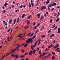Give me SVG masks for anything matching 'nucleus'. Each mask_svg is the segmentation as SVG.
<instances>
[{
	"mask_svg": "<svg viewBox=\"0 0 60 60\" xmlns=\"http://www.w3.org/2000/svg\"><path fill=\"white\" fill-rule=\"evenodd\" d=\"M36 27H37V26H35L34 27V30H35V29L36 28Z\"/></svg>",
	"mask_w": 60,
	"mask_h": 60,
	"instance_id": "nucleus-51",
	"label": "nucleus"
},
{
	"mask_svg": "<svg viewBox=\"0 0 60 60\" xmlns=\"http://www.w3.org/2000/svg\"><path fill=\"white\" fill-rule=\"evenodd\" d=\"M26 16V15H25V14H23L22 16V18H23L24 17Z\"/></svg>",
	"mask_w": 60,
	"mask_h": 60,
	"instance_id": "nucleus-21",
	"label": "nucleus"
},
{
	"mask_svg": "<svg viewBox=\"0 0 60 60\" xmlns=\"http://www.w3.org/2000/svg\"><path fill=\"white\" fill-rule=\"evenodd\" d=\"M22 7H23V5H21L20 7V8H22Z\"/></svg>",
	"mask_w": 60,
	"mask_h": 60,
	"instance_id": "nucleus-61",
	"label": "nucleus"
},
{
	"mask_svg": "<svg viewBox=\"0 0 60 60\" xmlns=\"http://www.w3.org/2000/svg\"><path fill=\"white\" fill-rule=\"evenodd\" d=\"M10 30H11V28H10L8 30V31H7V32L8 33V32H9L10 31Z\"/></svg>",
	"mask_w": 60,
	"mask_h": 60,
	"instance_id": "nucleus-52",
	"label": "nucleus"
},
{
	"mask_svg": "<svg viewBox=\"0 0 60 60\" xmlns=\"http://www.w3.org/2000/svg\"><path fill=\"white\" fill-rule=\"evenodd\" d=\"M36 51V50H35V49H34L33 51V54H34L35 53V52Z\"/></svg>",
	"mask_w": 60,
	"mask_h": 60,
	"instance_id": "nucleus-26",
	"label": "nucleus"
},
{
	"mask_svg": "<svg viewBox=\"0 0 60 60\" xmlns=\"http://www.w3.org/2000/svg\"><path fill=\"white\" fill-rule=\"evenodd\" d=\"M53 46V45L51 44L50 45L48 46L49 48H51L52 47V46Z\"/></svg>",
	"mask_w": 60,
	"mask_h": 60,
	"instance_id": "nucleus-20",
	"label": "nucleus"
},
{
	"mask_svg": "<svg viewBox=\"0 0 60 60\" xmlns=\"http://www.w3.org/2000/svg\"><path fill=\"white\" fill-rule=\"evenodd\" d=\"M36 24V23H35V22H34V23L33 24V26H34Z\"/></svg>",
	"mask_w": 60,
	"mask_h": 60,
	"instance_id": "nucleus-63",
	"label": "nucleus"
},
{
	"mask_svg": "<svg viewBox=\"0 0 60 60\" xmlns=\"http://www.w3.org/2000/svg\"><path fill=\"white\" fill-rule=\"evenodd\" d=\"M16 19H15L14 20V24H15V23H16Z\"/></svg>",
	"mask_w": 60,
	"mask_h": 60,
	"instance_id": "nucleus-36",
	"label": "nucleus"
},
{
	"mask_svg": "<svg viewBox=\"0 0 60 60\" xmlns=\"http://www.w3.org/2000/svg\"><path fill=\"white\" fill-rule=\"evenodd\" d=\"M44 28V26H42V27H41V29H43V28Z\"/></svg>",
	"mask_w": 60,
	"mask_h": 60,
	"instance_id": "nucleus-31",
	"label": "nucleus"
},
{
	"mask_svg": "<svg viewBox=\"0 0 60 60\" xmlns=\"http://www.w3.org/2000/svg\"><path fill=\"white\" fill-rule=\"evenodd\" d=\"M38 30H37V31L36 32L35 34H37V32H38Z\"/></svg>",
	"mask_w": 60,
	"mask_h": 60,
	"instance_id": "nucleus-60",
	"label": "nucleus"
},
{
	"mask_svg": "<svg viewBox=\"0 0 60 60\" xmlns=\"http://www.w3.org/2000/svg\"><path fill=\"white\" fill-rule=\"evenodd\" d=\"M54 10V8H53L52 9L51 11H53Z\"/></svg>",
	"mask_w": 60,
	"mask_h": 60,
	"instance_id": "nucleus-62",
	"label": "nucleus"
},
{
	"mask_svg": "<svg viewBox=\"0 0 60 60\" xmlns=\"http://www.w3.org/2000/svg\"><path fill=\"white\" fill-rule=\"evenodd\" d=\"M19 19L18 18H17V20L16 21V22L17 23H18V22H19Z\"/></svg>",
	"mask_w": 60,
	"mask_h": 60,
	"instance_id": "nucleus-16",
	"label": "nucleus"
},
{
	"mask_svg": "<svg viewBox=\"0 0 60 60\" xmlns=\"http://www.w3.org/2000/svg\"><path fill=\"white\" fill-rule=\"evenodd\" d=\"M48 11H50V8H49V7H48Z\"/></svg>",
	"mask_w": 60,
	"mask_h": 60,
	"instance_id": "nucleus-35",
	"label": "nucleus"
},
{
	"mask_svg": "<svg viewBox=\"0 0 60 60\" xmlns=\"http://www.w3.org/2000/svg\"><path fill=\"white\" fill-rule=\"evenodd\" d=\"M52 55H55V52H52Z\"/></svg>",
	"mask_w": 60,
	"mask_h": 60,
	"instance_id": "nucleus-49",
	"label": "nucleus"
},
{
	"mask_svg": "<svg viewBox=\"0 0 60 60\" xmlns=\"http://www.w3.org/2000/svg\"><path fill=\"white\" fill-rule=\"evenodd\" d=\"M19 11V10L18 9V10H17L16 11H15V12H17L18 11Z\"/></svg>",
	"mask_w": 60,
	"mask_h": 60,
	"instance_id": "nucleus-53",
	"label": "nucleus"
},
{
	"mask_svg": "<svg viewBox=\"0 0 60 60\" xmlns=\"http://www.w3.org/2000/svg\"><path fill=\"white\" fill-rule=\"evenodd\" d=\"M12 20L11 19L10 20L9 22V23L10 24H11L12 23Z\"/></svg>",
	"mask_w": 60,
	"mask_h": 60,
	"instance_id": "nucleus-10",
	"label": "nucleus"
},
{
	"mask_svg": "<svg viewBox=\"0 0 60 60\" xmlns=\"http://www.w3.org/2000/svg\"><path fill=\"white\" fill-rule=\"evenodd\" d=\"M34 33H32L30 36V37H32V36H33V35H34Z\"/></svg>",
	"mask_w": 60,
	"mask_h": 60,
	"instance_id": "nucleus-25",
	"label": "nucleus"
},
{
	"mask_svg": "<svg viewBox=\"0 0 60 60\" xmlns=\"http://www.w3.org/2000/svg\"><path fill=\"white\" fill-rule=\"evenodd\" d=\"M52 5H53V6H55L56 4V3H54L52 4Z\"/></svg>",
	"mask_w": 60,
	"mask_h": 60,
	"instance_id": "nucleus-28",
	"label": "nucleus"
},
{
	"mask_svg": "<svg viewBox=\"0 0 60 60\" xmlns=\"http://www.w3.org/2000/svg\"><path fill=\"white\" fill-rule=\"evenodd\" d=\"M16 49H17V48H15V49H12V51H11V52H11V53H12V52H14V51H15V50H16Z\"/></svg>",
	"mask_w": 60,
	"mask_h": 60,
	"instance_id": "nucleus-13",
	"label": "nucleus"
},
{
	"mask_svg": "<svg viewBox=\"0 0 60 60\" xmlns=\"http://www.w3.org/2000/svg\"><path fill=\"white\" fill-rule=\"evenodd\" d=\"M40 22H39L37 25V26H39V25H40Z\"/></svg>",
	"mask_w": 60,
	"mask_h": 60,
	"instance_id": "nucleus-58",
	"label": "nucleus"
},
{
	"mask_svg": "<svg viewBox=\"0 0 60 60\" xmlns=\"http://www.w3.org/2000/svg\"><path fill=\"white\" fill-rule=\"evenodd\" d=\"M42 56V54H41L40 55V56H39V58L41 57Z\"/></svg>",
	"mask_w": 60,
	"mask_h": 60,
	"instance_id": "nucleus-48",
	"label": "nucleus"
},
{
	"mask_svg": "<svg viewBox=\"0 0 60 60\" xmlns=\"http://www.w3.org/2000/svg\"><path fill=\"white\" fill-rule=\"evenodd\" d=\"M27 46V45L26 44H25L24 46V47H26Z\"/></svg>",
	"mask_w": 60,
	"mask_h": 60,
	"instance_id": "nucleus-39",
	"label": "nucleus"
},
{
	"mask_svg": "<svg viewBox=\"0 0 60 60\" xmlns=\"http://www.w3.org/2000/svg\"><path fill=\"white\" fill-rule=\"evenodd\" d=\"M41 50H40L39 52V54H41Z\"/></svg>",
	"mask_w": 60,
	"mask_h": 60,
	"instance_id": "nucleus-59",
	"label": "nucleus"
},
{
	"mask_svg": "<svg viewBox=\"0 0 60 60\" xmlns=\"http://www.w3.org/2000/svg\"><path fill=\"white\" fill-rule=\"evenodd\" d=\"M59 49V48H57L56 49V51H58V49Z\"/></svg>",
	"mask_w": 60,
	"mask_h": 60,
	"instance_id": "nucleus-47",
	"label": "nucleus"
},
{
	"mask_svg": "<svg viewBox=\"0 0 60 60\" xmlns=\"http://www.w3.org/2000/svg\"><path fill=\"white\" fill-rule=\"evenodd\" d=\"M37 49V51H39V48H38Z\"/></svg>",
	"mask_w": 60,
	"mask_h": 60,
	"instance_id": "nucleus-56",
	"label": "nucleus"
},
{
	"mask_svg": "<svg viewBox=\"0 0 60 60\" xmlns=\"http://www.w3.org/2000/svg\"><path fill=\"white\" fill-rule=\"evenodd\" d=\"M56 58V57L54 56L53 55L52 56V60H53L54 59H55Z\"/></svg>",
	"mask_w": 60,
	"mask_h": 60,
	"instance_id": "nucleus-15",
	"label": "nucleus"
},
{
	"mask_svg": "<svg viewBox=\"0 0 60 60\" xmlns=\"http://www.w3.org/2000/svg\"><path fill=\"white\" fill-rule=\"evenodd\" d=\"M57 33H58V34H59L60 33V27H59L58 29Z\"/></svg>",
	"mask_w": 60,
	"mask_h": 60,
	"instance_id": "nucleus-7",
	"label": "nucleus"
},
{
	"mask_svg": "<svg viewBox=\"0 0 60 60\" xmlns=\"http://www.w3.org/2000/svg\"><path fill=\"white\" fill-rule=\"evenodd\" d=\"M49 50V48H46L45 49V51H48Z\"/></svg>",
	"mask_w": 60,
	"mask_h": 60,
	"instance_id": "nucleus-38",
	"label": "nucleus"
},
{
	"mask_svg": "<svg viewBox=\"0 0 60 60\" xmlns=\"http://www.w3.org/2000/svg\"><path fill=\"white\" fill-rule=\"evenodd\" d=\"M20 57L21 58H23V56L22 55H21V56H20Z\"/></svg>",
	"mask_w": 60,
	"mask_h": 60,
	"instance_id": "nucleus-55",
	"label": "nucleus"
},
{
	"mask_svg": "<svg viewBox=\"0 0 60 60\" xmlns=\"http://www.w3.org/2000/svg\"><path fill=\"white\" fill-rule=\"evenodd\" d=\"M29 8H30V7H31V4H30V3H29Z\"/></svg>",
	"mask_w": 60,
	"mask_h": 60,
	"instance_id": "nucleus-27",
	"label": "nucleus"
},
{
	"mask_svg": "<svg viewBox=\"0 0 60 60\" xmlns=\"http://www.w3.org/2000/svg\"><path fill=\"white\" fill-rule=\"evenodd\" d=\"M31 15H29V17L27 18V19H29V18H30L31 17Z\"/></svg>",
	"mask_w": 60,
	"mask_h": 60,
	"instance_id": "nucleus-34",
	"label": "nucleus"
},
{
	"mask_svg": "<svg viewBox=\"0 0 60 60\" xmlns=\"http://www.w3.org/2000/svg\"><path fill=\"white\" fill-rule=\"evenodd\" d=\"M49 1V0H48L46 2V4H48V3H49V1Z\"/></svg>",
	"mask_w": 60,
	"mask_h": 60,
	"instance_id": "nucleus-17",
	"label": "nucleus"
},
{
	"mask_svg": "<svg viewBox=\"0 0 60 60\" xmlns=\"http://www.w3.org/2000/svg\"><path fill=\"white\" fill-rule=\"evenodd\" d=\"M57 26H56L55 28L53 29V30H56V29H57Z\"/></svg>",
	"mask_w": 60,
	"mask_h": 60,
	"instance_id": "nucleus-23",
	"label": "nucleus"
},
{
	"mask_svg": "<svg viewBox=\"0 0 60 60\" xmlns=\"http://www.w3.org/2000/svg\"><path fill=\"white\" fill-rule=\"evenodd\" d=\"M50 23H52V19H51L50 20Z\"/></svg>",
	"mask_w": 60,
	"mask_h": 60,
	"instance_id": "nucleus-46",
	"label": "nucleus"
},
{
	"mask_svg": "<svg viewBox=\"0 0 60 60\" xmlns=\"http://www.w3.org/2000/svg\"><path fill=\"white\" fill-rule=\"evenodd\" d=\"M37 15L38 16V18H40L41 17V16H40V14H38Z\"/></svg>",
	"mask_w": 60,
	"mask_h": 60,
	"instance_id": "nucleus-8",
	"label": "nucleus"
},
{
	"mask_svg": "<svg viewBox=\"0 0 60 60\" xmlns=\"http://www.w3.org/2000/svg\"><path fill=\"white\" fill-rule=\"evenodd\" d=\"M5 4L4 5V6H6L8 5V4L7 3L5 2Z\"/></svg>",
	"mask_w": 60,
	"mask_h": 60,
	"instance_id": "nucleus-19",
	"label": "nucleus"
},
{
	"mask_svg": "<svg viewBox=\"0 0 60 60\" xmlns=\"http://www.w3.org/2000/svg\"><path fill=\"white\" fill-rule=\"evenodd\" d=\"M36 35H34V36L33 37H32V39H34V38H35V37H36Z\"/></svg>",
	"mask_w": 60,
	"mask_h": 60,
	"instance_id": "nucleus-37",
	"label": "nucleus"
},
{
	"mask_svg": "<svg viewBox=\"0 0 60 60\" xmlns=\"http://www.w3.org/2000/svg\"><path fill=\"white\" fill-rule=\"evenodd\" d=\"M52 6H53V5H52V4H51V5L50 4L48 6V7H49H49L50 8L51 7H52Z\"/></svg>",
	"mask_w": 60,
	"mask_h": 60,
	"instance_id": "nucleus-18",
	"label": "nucleus"
},
{
	"mask_svg": "<svg viewBox=\"0 0 60 60\" xmlns=\"http://www.w3.org/2000/svg\"><path fill=\"white\" fill-rule=\"evenodd\" d=\"M59 15H60V13L59 12H58V15H57V16H59Z\"/></svg>",
	"mask_w": 60,
	"mask_h": 60,
	"instance_id": "nucleus-40",
	"label": "nucleus"
},
{
	"mask_svg": "<svg viewBox=\"0 0 60 60\" xmlns=\"http://www.w3.org/2000/svg\"><path fill=\"white\" fill-rule=\"evenodd\" d=\"M43 16H42V17H41L40 19V20H42V19H43Z\"/></svg>",
	"mask_w": 60,
	"mask_h": 60,
	"instance_id": "nucleus-44",
	"label": "nucleus"
},
{
	"mask_svg": "<svg viewBox=\"0 0 60 60\" xmlns=\"http://www.w3.org/2000/svg\"><path fill=\"white\" fill-rule=\"evenodd\" d=\"M31 5L32 6V7H34V4H33V3H31Z\"/></svg>",
	"mask_w": 60,
	"mask_h": 60,
	"instance_id": "nucleus-29",
	"label": "nucleus"
},
{
	"mask_svg": "<svg viewBox=\"0 0 60 60\" xmlns=\"http://www.w3.org/2000/svg\"><path fill=\"white\" fill-rule=\"evenodd\" d=\"M54 35H55V34H52L50 36V38H52V37H54Z\"/></svg>",
	"mask_w": 60,
	"mask_h": 60,
	"instance_id": "nucleus-12",
	"label": "nucleus"
},
{
	"mask_svg": "<svg viewBox=\"0 0 60 60\" xmlns=\"http://www.w3.org/2000/svg\"><path fill=\"white\" fill-rule=\"evenodd\" d=\"M21 45H20V44H19L16 47V49H17V48H19V47H20Z\"/></svg>",
	"mask_w": 60,
	"mask_h": 60,
	"instance_id": "nucleus-11",
	"label": "nucleus"
},
{
	"mask_svg": "<svg viewBox=\"0 0 60 60\" xmlns=\"http://www.w3.org/2000/svg\"><path fill=\"white\" fill-rule=\"evenodd\" d=\"M33 54V52L32 50L30 51L29 53V54L30 56L32 55Z\"/></svg>",
	"mask_w": 60,
	"mask_h": 60,
	"instance_id": "nucleus-4",
	"label": "nucleus"
},
{
	"mask_svg": "<svg viewBox=\"0 0 60 60\" xmlns=\"http://www.w3.org/2000/svg\"><path fill=\"white\" fill-rule=\"evenodd\" d=\"M11 56H12V57H14V56H15V55L13 54H12L11 55Z\"/></svg>",
	"mask_w": 60,
	"mask_h": 60,
	"instance_id": "nucleus-42",
	"label": "nucleus"
},
{
	"mask_svg": "<svg viewBox=\"0 0 60 60\" xmlns=\"http://www.w3.org/2000/svg\"><path fill=\"white\" fill-rule=\"evenodd\" d=\"M51 56V54L49 53L48 54V56Z\"/></svg>",
	"mask_w": 60,
	"mask_h": 60,
	"instance_id": "nucleus-50",
	"label": "nucleus"
},
{
	"mask_svg": "<svg viewBox=\"0 0 60 60\" xmlns=\"http://www.w3.org/2000/svg\"><path fill=\"white\" fill-rule=\"evenodd\" d=\"M46 8V7H45V6H44L42 8H41V11H42V10H43V9L45 10Z\"/></svg>",
	"mask_w": 60,
	"mask_h": 60,
	"instance_id": "nucleus-3",
	"label": "nucleus"
},
{
	"mask_svg": "<svg viewBox=\"0 0 60 60\" xmlns=\"http://www.w3.org/2000/svg\"><path fill=\"white\" fill-rule=\"evenodd\" d=\"M15 57L16 58H19V56H18V55L17 54H16L15 55Z\"/></svg>",
	"mask_w": 60,
	"mask_h": 60,
	"instance_id": "nucleus-14",
	"label": "nucleus"
},
{
	"mask_svg": "<svg viewBox=\"0 0 60 60\" xmlns=\"http://www.w3.org/2000/svg\"><path fill=\"white\" fill-rule=\"evenodd\" d=\"M49 56H45L44 57L45 58V59L46 58H49Z\"/></svg>",
	"mask_w": 60,
	"mask_h": 60,
	"instance_id": "nucleus-22",
	"label": "nucleus"
},
{
	"mask_svg": "<svg viewBox=\"0 0 60 60\" xmlns=\"http://www.w3.org/2000/svg\"><path fill=\"white\" fill-rule=\"evenodd\" d=\"M21 51L23 52V53H24L25 51H24V50L23 49L21 50Z\"/></svg>",
	"mask_w": 60,
	"mask_h": 60,
	"instance_id": "nucleus-33",
	"label": "nucleus"
},
{
	"mask_svg": "<svg viewBox=\"0 0 60 60\" xmlns=\"http://www.w3.org/2000/svg\"><path fill=\"white\" fill-rule=\"evenodd\" d=\"M56 41V40H54L53 41V43L54 44L55 43V42Z\"/></svg>",
	"mask_w": 60,
	"mask_h": 60,
	"instance_id": "nucleus-64",
	"label": "nucleus"
},
{
	"mask_svg": "<svg viewBox=\"0 0 60 60\" xmlns=\"http://www.w3.org/2000/svg\"><path fill=\"white\" fill-rule=\"evenodd\" d=\"M55 26H56V25L54 24L53 26H52V28H53L54 27H55Z\"/></svg>",
	"mask_w": 60,
	"mask_h": 60,
	"instance_id": "nucleus-30",
	"label": "nucleus"
},
{
	"mask_svg": "<svg viewBox=\"0 0 60 60\" xmlns=\"http://www.w3.org/2000/svg\"><path fill=\"white\" fill-rule=\"evenodd\" d=\"M31 42V43H32L33 42L32 41V39L30 38L27 39L26 41V43H30Z\"/></svg>",
	"mask_w": 60,
	"mask_h": 60,
	"instance_id": "nucleus-1",
	"label": "nucleus"
},
{
	"mask_svg": "<svg viewBox=\"0 0 60 60\" xmlns=\"http://www.w3.org/2000/svg\"><path fill=\"white\" fill-rule=\"evenodd\" d=\"M59 45L58 44H56V45L54 47V48L55 49H56L58 47V46H59Z\"/></svg>",
	"mask_w": 60,
	"mask_h": 60,
	"instance_id": "nucleus-5",
	"label": "nucleus"
},
{
	"mask_svg": "<svg viewBox=\"0 0 60 60\" xmlns=\"http://www.w3.org/2000/svg\"><path fill=\"white\" fill-rule=\"evenodd\" d=\"M5 12H6V11L4 10L3 11V13H5Z\"/></svg>",
	"mask_w": 60,
	"mask_h": 60,
	"instance_id": "nucleus-54",
	"label": "nucleus"
},
{
	"mask_svg": "<svg viewBox=\"0 0 60 60\" xmlns=\"http://www.w3.org/2000/svg\"><path fill=\"white\" fill-rule=\"evenodd\" d=\"M45 55V53L44 52L43 53L42 55H43V56H44Z\"/></svg>",
	"mask_w": 60,
	"mask_h": 60,
	"instance_id": "nucleus-41",
	"label": "nucleus"
},
{
	"mask_svg": "<svg viewBox=\"0 0 60 60\" xmlns=\"http://www.w3.org/2000/svg\"><path fill=\"white\" fill-rule=\"evenodd\" d=\"M31 33H32V32H30V33H29L28 34H27V36H29L30 35V34H31Z\"/></svg>",
	"mask_w": 60,
	"mask_h": 60,
	"instance_id": "nucleus-24",
	"label": "nucleus"
},
{
	"mask_svg": "<svg viewBox=\"0 0 60 60\" xmlns=\"http://www.w3.org/2000/svg\"><path fill=\"white\" fill-rule=\"evenodd\" d=\"M38 42V41H36L35 43L33 45V48H35V47H36V45H37V43Z\"/></svg>",
	"mask_w": 60,
	"mask_h": 60,
	"instance_id": "nucleus-2",
	"label": "nucleus"
},
{
	"mask_svg": "<svg viewBox=\"0 0 60 60\" xmlns=\"http://www.w3.org/2000/svg\"><path fill=\"white\" fill-rule=\"evenodd\" d=\"M11 52H10L9 53H7V54L6 55V56H8V55H9V54H11Z\"/></svg>",
	"mask_w": 60,
	"mask_h": 60,
	"instance_id": "nucleus-43",
	"label": "nucleus"
},
{
	"mask_svg": "<svg viewBox=\"0 0 60 60\" xmlns=\"http://www.w3.org/2000/svg\"><path fill=\"white\" fill-rule=\"evenodd\" d=\"M31 48L32 49V50H34V47H33V46H31Z\"/></svg>",
	"mask_w": 60,
	"mask_h": 60,
	"instance_id": "nucleus-45",
	"label": "nucleus"
},
{
	"mask_svg": "<svg viewBox=\"0 0 60 60\" xmlns=\"http://www.w3.org/2000/svg\"><path fill=\"white\" fill-rule=\"evenodd\" d=\"M27 55H28V53H26L24 54V55H25V56Z\"/></svg>",
	"mask_w": 60,
	"mask_h": 60,
	"instance_id": "nucleus-57",
	"label": "nucleus"
},
{
	"mask_svg": "<svg viewBox=\"0 0 60 60\" xmlns=\"http://www.w3.org/2000/svg\"><path fill=\"white\" fill-rule=\"evenodd\" d=\"M59 20V18H58L56 20V22H58V21Z\"/></svg>",
	"mask_w": 60,
	"mask_h": 60,
	"instance_id": "nucleus-32",
	"label": "nucleus"
},
{
	"mask_svg": "<svg viewBox=\"0 0 60 60\" xmlns=\"http://www.w3.org/2000/svg\"><path fill=\"white\" fill-rule=\"evenodd\" d=\"M29 26H25L24 28L25 29H27V28H29Z\"/></svg>",
	"mask_w": 60,
	"mask_h": 60,
	"instance_id": "nucleus-9",
	"label": "nucleus"
},
{
	"mask_svg": "<svg viewBox=\"0 0 60 60\" xmlns=\"http://www.w3.org/2000/svg\"><path fill=\"white\" fill-rule=\"evenodd\" d=\"M27 24L28 25H29L30 24V21L29 20H27Z\"/></svg>",
	"mask_w": 60,
	"mask_h": 60,
	"instance_id": "nucleus-6",
	"label": "nucleus"
}]
</instances>
